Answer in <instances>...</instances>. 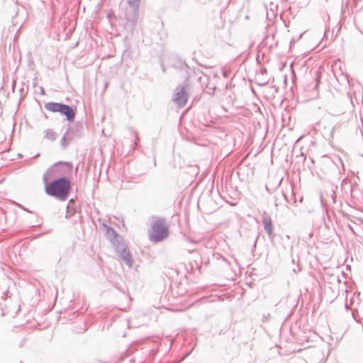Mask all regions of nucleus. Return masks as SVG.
I'll use <instances>...</instances> for the list:
<instances>
[{
	"label": "nucleus",
	"instance_id": "nucleus-2",
	"mask_svg": "<svg viewBox=\"0 0 363 363\" xmlns=\"http://www.w3.org/2000/svg\"><path fill=\"white\" fill-rule=\"evenodd\" d=\"M169 230L162 219L154 220L151 225V230L149 233V238L151 241L161 242L168 237Z\"/></svg>",
	"mask_w": 363,
	"mask_h": 363
},
{
	"label": "nucleus",
	"instance_id": "nucleus-3",
	"mask_svg": "<svg viewBox=\"0 0 363 363\" xmlns=\"http://www.w3.org/2000/svg\"><path fill=\"white\" fill-rule=\"evenodd\" d=\"M46 110L50 112H59L67 117L68 121H73L75 117L74 111L69 106L55 102H50L45 104Z\"/></svg>",
	"mask_w": 363,
	"mask_h": 363
},
{
	"label": "nucleus",
	"instance_id": "nucleus-4",
	"mask_svg": "<svg viewBox=\"0 0 363 363\" xmlns=\"http://www.w3.org/2000/svg\"><path fill=\"white\" fill-rule=\"evenodd\" d=\"M174 101L180 106H184L187 101L186 94L184 89H180L175 94Z\"/></svg>",
	"mask_w": 363,
	"mask_h": 363
},
{
	"label": "nucleus",
	"instance_id": "nucleus-1",
	"mask_svg": "<svg viewBox=\"0 0 363 363\" xmlns=\"http://www.w3.org/2000/svg\"><path fill=\"white\" fill-rule=\"evenodd\" d=\"M70 188V182L66 178H60L46 185L45 190L48 194L64 201L67 198Z\"/></svg>",
	"mask_w": 363,
	"mask_h": 363
},
{
	"label": "nucleus",
	"instance_id": "nucleus-7",
	"mask_svg": "<svg viewBox=\"0 0 363 363\" xmlns=\"http://www.w3.org/2000/svg\"><path fill=\"white\" fill-rule=\"evenodd\" d=\"M129 6L137 7L139 4L140 0H126Z\"/></svg>",
	"mask_w": 363,
	"mask_h": 363
},
{
	"label": "nucleus",
	"instance_id": "nucleus-6",
	"mask_svg": "<svg viewBox=\"0 0 363 363\" xmlns=\"http://www.w3.org/2000/svg\"><path fill=\"white\" fill-rule=\"evenodd\" d=\"M262 222H263V225H264V229L267 231V234L269 235H272V231H273V226H272V222L271 218H264L263 219Z\"/></svg>",
	"mask_w": 363,
	"mask_h": 363
},
{
	"label": "nucleus",
	"instance_id": "nucleus-5",
	"mask_svg": "<svg viewBox=\"0 0 363 363\" xmlns=\"http://www.w3.org/2000/svg\"><path fill=\"white\" fill-rule=\"evenodd\" d=\"M119 256L123 259V261L128 264L131 265V256L130 252L126 249V247H123L119 250Z\"/></svg>",
	"mask_w": 363,
	"mask_h": 363
}]
</instances>
